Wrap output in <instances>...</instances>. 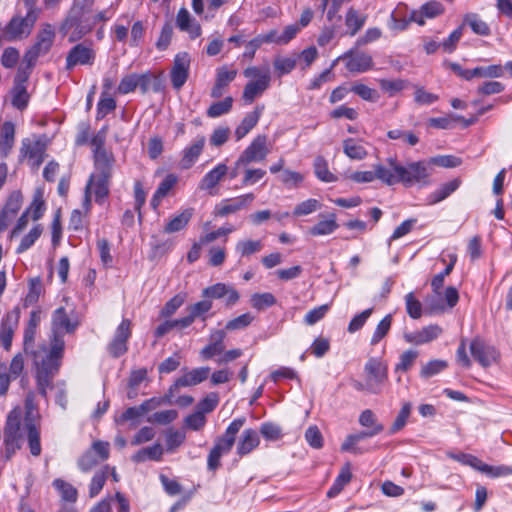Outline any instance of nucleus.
<instances>
[{"label":"nucleus","mask_w":512,"mask_h":512,"mask_svg":"<svg viewBox=\"0 0 512 512\" xmlns=\"http://www.w3.org/2000/svg\"><path fill=\"white\" fill-rule=\"evenodd\" d=\"M191 58L187 52L175 55L170 72L171 83L174 89L180 90L189 77Z\"/></svg>","instance_id":"obj_13"},{"label":"nucleus","mask_w":512,"mask_h":512,"mask_svg":"<svg viewBox=\"0 0 512 512\" xmlns=\"http://www.w3.org/2000/svg\"><path fill=\"white\" fill-rule=\"evenodd\" d=\"M53 486L59 491L62 500L67 502H75L77 500V490L70 483L62 479H55Z\"/></svg>","instance_id":"obj_42"},{"label":"nucleus","mask_w":512,"mask_h":512,"mask_svg":"<svg viewBox=\"0 0 512 512\" xmlns=\"http://www.w3.org/2000/svg\"><path fill=\"white\" fill-rule=\"evenodd\" d=\"M15 142V125L5 121L0 127V153L6 158L13 149Z\"/></svg>","instance_id":"obj_28"},{"label":"nucleus","mask_w":512,"mask_h":512,"mask_svg":"<svg viewBox=\"0 0 512 512\" xmlns=\"http://www.w3.org/2000/svg\"><path fill=\"white\" fill-rule=\"evenodd\" d=\"M138 87L142 93H147L152 87L154 91L158 92L161 90L160 81L150 72L138 74Z\"/></svg>","instance_id":"obj_44"},{"label":"nucleus","mask_w":512,"mask_h":512,"mask_svg":"<svg viewBox=\"0 0 512 512\" xmlns=\"http://www.w3.org/2000/svg\"><path fill=\"white\" fill-rule=\"evenodd\" d=\"M193 215V209L188 208L182 211L180 214L172 217L164 228L165 233H175L184 229Z\"/></svg>","instance_id":"obj_34"},{"label":"nucleus","mask_w":512,"mask_h":512,"mask_svg":"<svg viewBox=\"0 0 512 512\" xmlns=\"http://www.w3.org/2000/svg\"><path fill=\"white\" fill-rule=\"evenodd\" d=\"M25 427L27 430L28 444L30 452L33 456L41 454L40 433L32 419L25 420Z\"/></svg>","instance_id":"obj_38"},{"label":"nucleus","mask_w":512,"mask_h":512,"mask_svg":"<svg viewBox=\"0 0 512 512\" xmlns=\"http://www.w3.org/2000/svg\"><path fill=\"white\" fill-rule=\"evenodd\" d=\"M209 373V367H199L186 371L182 376L177 378L174 384L170 387V394L181 387H190L202 383L208 378Z\"/></svg>","instance_id":"obj_19"},{"label":"nucleus","mask_w":512,"mask_h":512,"mask_svg":"<svg viewBox=\"0 0 512 512\" xmlns=\"http://www.w3.org/2000/svg\"><path fill=\"white\" fill-rule=\"evenodd\" d=\"M64 345L63 339L52 340L51 349L45 356H42L40 352L31 351L37 371L55 375L60 367Z\"/></svg>","instance_id":"obj_8"},{"label":"nucleus","mask_w":512,"mask_h":512,"mask_svg":"<svg viewBox=\"0 0 512 512\" xmlns=\"http://www.w3.org/2000/svg\"><path fill=\"white\" fill-rule=\"evenodd\" d=\"M132 323L129 319H123L117 327L113 340L110 342L108 349L112 356L119 357L127 351V341L131 336Z\"/></svg>","instance_id":"obj_15"},{"label":"nucleus","mask_w":512,"mask_h":512,"mask_svg":"<svg viewBox=\"0 0 512 512\" xmlns=\"http://www.w3.org/2000/svg\"><path fill=\"white\" fill-rule=\"evenodd\" d=\"M307 443L314 449H320L323 446V436L319 428L315 425L308 427L305 432Z\"/></svg>","instance_id":"obj_64"},{"label":"nucleus","mask_w":512,"mask_h":512,"mask_svg":"<svg viewBox=\"0 0 512 512\" xmlns=\"http://www.w3.org/2000/svg\"><path fill=\"white\" fill-rule=\"evenodd\" d=\"M153 403V399L147 400L143 402L139 407H129L124 411V413L121 416V419L123 421H129L136 419L142 415H144L146 412H148L151 409V404Z\"/></svg>","instance_id":"obj_57"},{"label":"nucleus","mask_w":512,"mask_h":512,"mask_svg":"<svg viewBox=\"0 0 512 512\" xmlns=\"http://www.w3.org/2000/svg\"><path fill=\"white\" fill-rule=\"evenodd\" d=\"M351 478H352V473L350 470V464L347 463L342 467V469H341L339 475L337 476V478L335 479L332 487L328 490L327 496L332 498V497H335L336 495H338L342 491L344 486L350 482Z\"/></svg>","instance_id":"obj_39"},{"label":"nucleus","mask_w":512,"mask_h":512,"mask_svg":"<svg viewBox=\"0 0 512 512\" xmlns=\"http://www.w3.org/2000/svg\"><path fill=\"white\" fill-rule=\"evenodd\" d=\"M321 203L317 199H307L295 206L293 215L296 217L309 215L321 208Z\"/></svg>","instance_id":"obj_52"},{"label":"nucleus","mask_w":512,"mask_h":512,"mask_svg":"<svg viewBox=\"0 0 512 512\" xmlns=\"http://www.w3.org/2000/svg\"><path fill=\"white\" fill-rule=\"evenodd\" d=\"M137 79H138L137 73H131V74L125 75L121 79V81L118 85V88H117L118 93L128 94V93L135 91V89L138 87Z\"/></svg>","instance_id":"obj_61"},{"label":"nucleus","mask_w":512,"mask_h":512,"mask_svg":"<svg viewBox=\"0 0 512 512\" xmlns=\"http://www.w3.org/2000/svg\"><path fill=\"white\" fill-rule=\"evenodd\" d=\"M47 141L45 136H33L24 138L21 141L19 161L27 159L32 168H39L45 158Z\"/></svg>","instance_id":"obj_7"},{"label":"nucleus","mask_w":512,"mask_h":512,"mask_svg":"<svg viewBox=\"0 0 512 512\" xmlns=\"http://www.w3.org/2000/svg\"><path fill=\"white\" fill-rule=\"evenodd\" d=\"M20 319V309L15 307L11 312L7 313L2 321L0 332V341L6 350H9L12 344L14 328Z\"/></svg>","instance_id":"obj_21"},{"label":"nucleus","mask_w":512,"mask_h":512,"mask_svg":"<svg viewBox=\"0 0 512 512\" xmlns=\"http://www.w3.org/2000/svg\"><path fill=\"white\" fill-rule=\"evenodd\" d=\"M347 178L356 183H370L374 180H379L382 183L391 186V178L388 177V165L377 164L371 171H356L349 175Z\"/></svg>","instance_id":"obj_18"},{"label":"nucleus","mask_w":512,"mask_h":512,"mask_svg":"<svg viewBox=\"0 0 512 512\" xmlns=\"http://www.w3.org/2000/svg\"><path fill=\"white\" fill-rule=\"evenodd\" d=\"M359 424L362 427L367 428V430L374 435H378L384 430V425L378 421L377 416L370 409H366L361 412L359 416Z\"/></svg>","instance_id":"obj_36"},{"label":"nucleus","mask_w":512,"mask_h":512,"mask_svg":"<svg viewBox=\"0 0 512 512\" xmlns=\"http://www.w3.org/2000/svg\"><path fill=\"white\" fill-rule=\"evenodd\" d=\"M178 417V412L174 409L155 412L148 418L149 422L157 423L160 425H167L173 422Z\"/></svg>","instance_id":"obj_59"},{"label":"nucleus","mask_w":512,"mask_h":512,"mask_svg":"<svg viewBox=\"0 0 512 512\" xmlns=\"http://www.w3.org/2000/svg\"><path fill=\"white\" fill-rule=\"evenodd\" d=\"M54 27L45 23L36 34L34 44L25 52L23 62L35 65L37 59L49 53L55 41Z\"/></svg>","instance_id":"obj_6"},{"label":"nucleus","mask_w":512,"mask_h":512,"mask_svg":"<svg viewBox=\"0 0 512 512\" xmlns=\"http://www.w3.org/2000/svg\"><path fill=\"white\" fill-rule=\"evenodd\" d=\"M226 332L224 330H214L211 332L209 337V344L206 345L201 351L200 355L203 359H211L216 355L222 354L225 345L224 339Z\"/></svg>","instance_id":"obj_24"},{"label":"nucleus","mask_w":512,"mask_h":512,"mask_svg":"<svg viewBox=\"0 0 512 512\" xmlns=\"http://www.w3.org/2000/svg\"><path fill=\"white\" fill-rule=\"evenodd\" d=\"M53 340L63 339L64 334L73 333L79 325V320L73 308H57L52 314Z\"/></svg>","instance_id":"obj_9"},{"label":"nucleus","mask_w":512,"mask_h":512,"mask_svg":"<svg viewBox=\"0 0 512 512\" xmlns=\"http://www.w3.org/2000/svg\"><path fill=\"white\" fill-rule=\"evenodd\" d=\"M271 76L264 75L261 80L248 82L243 90V99L246 103H252L261 96L270 86Z\"/></svg>","instance_id":"obj_27"},{"label":"nucleus","mask_w":512,"mask_h":512,"mask_svg":"<svg viewBox=\"0 0 512 512\" xmlns=\"http://www.w3.org/2000/svg\"><path fill=\"white\" fill-rule=\"evenodd\" d=\"M11 104L18 110H24L30 99L27 86H13L11 90Z\"/></svg>","instance_id":"obj_41"},{"label":"nucleus","mask_w":512,"mask_h":512,"mask_svg":"<svg viewBox=\"0 0 512 512\" xmlns=\"http://www.w3.org/2000/svg\"><path fill=\"white\" fill-rule=\"evenodd\" d=\"M23 197L19 191H13L0 213V232L4 231L10 224L22 206Z\"/></svg>","instance_id":"obj_20"},{"label":"nucleus","mask_w":512,"mask_h":512,"mask_svg":"<svg viewBox=\"0 0 512 512\" xmlns=\"http://www.w3.org/2000/svg\"><path fill=\"white\" fill-rule=\"evenodd\" d=\"M268 154L267 137L265 135H258L241 153L237 159V165L247 166L250 163L262 162L266 159Z\"/></svg>","instance_id":"obj_11"},{"label":"nucleus","mask_w":512,"mask_h":512,"mask_svg":"<svg viewBox=\"0 0 512 512\" xmlns=\"http://www.w3.org/2000/svg\"><path fill=\"white\" fill-rule=\"evenodd\" d=\"M95 57L96 53L91 43H78L69 50L65 68L71 71L77 65H92Z\"/></svg>","instance_id":"obj_12"},{"label":"nucleus","mask_w":512,"mask_h":512,"mask_svg":"<svg viewBox=\"0 0 512 512\" xmlns=\"http://www.w3.org/2000/svg\"><path fill=\"white\" fill-rule=\"evenodd\" d=\"M460 184L461 180L458 178L452 179L446 183L441 184L438 189H436L427 197V204L434 205L445 200L459 188Z\"/></svg>","instance_id":"obj_31"},{"label":"nucleus","mask_w":512,"mask_h":512,"mask_svg":"<svg viewBox=\"0 0 512 512\" xmlns=\"http://www.w3.org/2000/svg\"><path fill=\"white\" fill-rule=\"evenodd\" d=\"M314 172L318 179L323 182H335L337 180L328 169L327 161L322 157L318 156L314 161Z\"/></svg>","instance_id":"obj_43"},{"label":"nucleus","mask_w":512,"mask_h":512,"mask_svg":"<svg viewBox=\"0 0 512 512\" xmlns=\"http://www.w3.org/2000/svg\"><path fill=\"white\" fill-rule=\"evenodd\" d=\"M227 172L228 167L224 163L218 164L214 169L205 174L199 184V188L201 190H211L215 188Z\"/></svg>","instance_id":"obj_32"},{"label":"nucleus","mask_w":512,"mask_h":512,"mask_svg":"<svg viewBox=\"0 0 512 512\" xmlns=\"http://www.w3.org/2000/svg\"><path fill=\"white\" fill-rule=\"evenodd\" d=\"M39 12L36 8L28 9L25 17L14 16L6 24L0 33L4 41L12 42L27 38L37 21Z\"/></svg>","instance_id":"obj_5"},{"label":"nucleus","mask_w":512,"mask_h":512,"mask_svg":"<svg viewBox=\"0 0 512 512\" xmlns=\"http://www.w3.org/2000/svg\"><path fill=\"white\" fill-rule=\"evenodd\" d=\"M93 5L94 0H82L71 9L70 15L61 25L60 31L68 35L70 43L80 40L92 30L90 12Z\"/></svg>","instance_id":"obj_2"},{"label":"nucleus","mask_w":512,"mask_h":512,"mask_svg":"<svg viewBox=\"0 0 512 512\" xmlns=\"http://www.w3.org/2000/svg\"><path fill=\"white\" fill-rule=\"evenodd\" d=\"M262 246L260 240H244L239 241L235 249L242 257H246L261 251Z\"/></svg>","instance_id":"obj_51"},{"label":"nucleus","mask_w":512,"mask_h":512,"mask_svg":"<svg viewBox=\"0 0 512 512\" xmlns=\"http://www.w3.org/2000/svg\"><path fill=\"white\" fill-rule=\"evenodd\" d=\"M388 165V177L391 178V186L397 183L405 187L416 184L426 185L431 175V166L426 161L400 163L396 157L386 159Z\"/></svg>","instance_id":"obj_1"},{"label":"nucleus","mask_w":512,"mask_h":512,"mask_svg":"<svg viewBox=\"0 0 512 512\" xmlns=\"http://www.w3.org/2000/svg\"><path fill=\"white\" fill-rule=\"evenodd\" d=\"M343 151L350 159L354 160H363L368 155L364 145L353 138L343 141Z\"/></svg>","instance_id":"obj_37"},{"label":"nucleus","mask_w":512,"mask_h":512,"mask_svg":"<svg viewBox=\"0 0 512 512\" xmlns=\"http://www.w3.org/2000/svg\"><path fill=\"white\" fill-rule=\"evenodd\" d=\"M254 199L255 195L253 193H247L236 198L224 200L215 207L214 214L215 216L225 217L236 213L250 206Z\"/></svg>","instance_id":"obj_17"},{"label":"nucleus","mask_w":512,"mask_h":512,"mask_svg":"<svg viewBox=\"0 0 512 512\" xmlns=\"http://www.w3.org/2000/svg\"><path fill=\"white\" fill-rule=\"evenodd\" d=\"M442 330L437 325H430L422 328L419 331L405 333L404 339L407 343L421 345L424 343H428L434 339H436Z\"/></svg>","instance_id":"obj_25"},{"label":"nucleus","mask_w":512,"mask_h":512,"mask_svg":"<svg viewBox=\"0 0 512 512\" xmlns=\"http://www.w3.org/2000/svg\"><path fill=\"white\" fill-rule=\"evenodd\" d=\"M320 220L311 228H309L308 233L311 236H326L335 232L339 225L336 221V215L334 213H330L327 215L320 214Z\"/></svg>","instance_id":"obj_26"},{"label":"nucleus","mask_w":512,"mask_h":512,"mask_svg":"<svg viewBox=\"0 0 512 512\" xmlns=\"http://www.w3.org/2000/svg\"><path fill=\"white\" fill-rule=\"evenodd\" d=\"M95 165V172L91 174L85 189H89L95 196L97 203H102L109 194V182L112 176L113 163L107 162L105 156H100Z\"/></svg>","instance_id":"obj_4"},{"label":"nucleus","mask_w":512,"mask_h":512,"mask_svg":"<svg viewBox=\"0 0 512 512\" xmlns=\"http://www.w3.org/2000/svg\"><path fill=\"white\" fill-rule=\"evenodd\" d=\"M261 116V110L256 108L254 111L245 115L241 123L235 129L237 140L245 137L258 123Z\"/></svg>","instance_id":"obj_33"},{"label":"nucleus","mask_w":512,"mask_h":512,"mask_svg":"<svg viewBox=\"0 0 512 512\" xmlns=\"http://www.w3.org/2000/svg\"><path fill=\"white\" fill-rule=\"evenodd\" d=\"M260 433L268 441H278L283 436L281 427L271 422L262 423Z\"/></svg>","instance_id":"obj_54"},{"label":"nucleus","mask_w":512,"mask_h":512,"mask_svg":"<svg viewBox=\"0 0 512 512\" xmlns=\"http://www.w3.org/2000/svg\"><path fill=\"white\" fill-rule=\"evenodd\" d=\"M244 423L245 418L234 419L227 427L225 433L216 438L207 458V468L209 470L215 471L220 467L221 457L231 451L235 443L236 435L243 427Z\"/></svg>","instance_id":"obj_3"},{"label":"nucleus","mask_w":512,"mask_h":512,"mask_svg":"<svg viewBox=\"0 0 512 512\" xmlns=\"http://www.w3.org/2000/svg\"><path fill=\"white\" fill-rule=\"evenodd\" d=\"M296 66V58L294 57H277L274 60V67L279 76L290 73Z\"/></svg>","instance_id":"obj_60"},{"label":"nucleus","mask_w":512,"mask_h":512,"mask_svg":"<svg viewBox=\"0 0 512 512\" xmlns=\"http://www.w3.org/2000/svg\"><path fill=\"white\" fill-rule=\"evenodd\" d=\"M392 325V315H386L377 325L371 338V345L378 344L389 332Z\"/></svg>","instance_id":"obj_50"},{"label":"nucleus","mask_w":512,"mask_h":512,"mask_svg":"<svg viewBox=\"0 0 512 512\" xmlns=\"http://www.w3.org/2000/svg\"><path fill=\"white\" fill-rule=\"evenodd\" d=\"M110 467L104 466L101 470L97 471L89 485V495L91 498L96 497L102 490L109 474Z\"/></svg>","instance_id":"obj_40"},{"label":"nucleus","mask_w":512,"mask_h":512,"mask_svg":"<svg viewBox=\"0 0 512 512\" xmlns=\"http://www.w3.org/2000/svg\"><path fill=\"white\" fill-rule=\"evenodd\" d=\"M43 291L40 278L31 279L29 282V291L24 299V306L28 307L35 304Z\"/></svg>","instance_id":"obj_48"},{"label":"nucleus","mask_w":512,"mask_h":512,"mask_svg":"<svg viewBox=\"0 0 512 512\" xmlns=\"http://www.w3.org/2000/svg\"><path fill=\"white\" fill-rule=\"evenodd\" d=\"M205 145V138L199 137L182 151L179 166L183 170L191 168L201 155Z\"/></svg>","instance_id":"obj_23"},{"label":"nucleus","mask_w":512,"mask_h":512,"mask_svg":"<svg viewBox=\"0 0 512 512\" xmlns=\"http://www.w3.org/2000/svg\"><path fill=\"white\" fill-rule=\"evenodd\" d=\"M104 142L105 137L104 135L101 134L95 135L91 140V144L94 147V164H97V161L99 160L100 156H105L107 162H114L113 157L110 154H108L107 151L104 149Z\"/></svg>","instance_id":"obj_53"},{"label":"nucleus","mask_w":512,"mask_h":512,"mask_svg":"<svg viewBox=\"0 0 512 512\" xmlns=\"http://www.w3.org/2000/svg\"><path fill=\"white\" fill-rule=\"evenodd\" d=\"M186 294L179 293L172 297L160 311V316L168 318L172 316L185 302Z\"/></svg>","instance_id":"obj_49"},{"label":"nucleus","mask_w":512,"mask_h":512,"mask_svg":"<svg viewBox=\"0 0 512 512\" xmlns=\"http://www.w3.org/2000/svg\"><path fill=\"white\" fill-rule=\"evenodd\" d=\"M481 473H483L491 478L505 477V476L512 475V466H508V465L492 466V465L483 463V466L481 468Z\"/></svg>","instance_id":"obj_55"},{"label":"nucleus","mask_w":512,"mask_h":512,"mask_svg":"<svg viewBox=\"0 0 512 512\" xmlns=\"http://www.w3.org/2000/svg\"><path fill=\"white\" fill-rule=\"evenodd\" d=\"M366 387L370 393L378 394L387 379V366L377 358H370L364 367Z\"/></svg>","instance_id":"obj_10"},{"label":"nucleus","mask_w":512,"mask_h":512,"mask_svg":"<svg viewBox=\"0 0 512 512\" xmlns=\"http://www.w3.org/2000/svg\"><path fill=\"white\" fill-rule=\"evenodd\" d=\"M406 310L408 315L413 319H418L422 315V304L417 300L412 292L405 297Z\"/></svg>","instance_id":"obj_62"},{"label":"nucleus","mask_w":512,"mask_h":512,"mask_svg":"<svg viewBox=\"0 0 512 512\" xmlns=\"http://www.w3.org/2000/svg\"><path fill=\"white\" fill-rule=\"evenodd\" d=\"M411 413V404L405 403L403 404L400 412L398 413L396 419L394 420L392 426L390 427V434H394L398 431H400L407 422V419L409 418V415Z\"/></svg>","instance_id":"obj_58"},{"label":"nucleus","mask_w":512,"mask_h":512,"mask_svg":"<svg viewBox=\"0 0 512 512\" xmlns=\"http://www.w3.org/2000/svg\"><path fill=\"white\" fill-rule=\"evenodd\" d=\"M232 104L233 98L231 96L224 98L222 101L215 102L207 109V116L217 118L227 114L231 110Z\"/></svg>","instance_id":"obj_45"},{"label":"nucleus","mask_w":512,"mask_h":512,"mask_svg":"<svg viewBox=\"0 0 512 512\" xmlns=\"http://www.w3.org/2000/svg\"><path fill=\"white\" fill-rule=\"evenodd\" d=\"M251 305L257 310H263L276 304L275 296L270 292L255 293L250 299Z\"/></svg>","instance_id":"obj_46"},{"label":"nucleus","mask_w":512,"mask_h":512,"mask_svg":"<svg viewBox=\"0 0 512 512\" xmlns=\"http://www.w3.org/2000/svg\"><path fill=\"white\" fill-rule=\"evenodd\" d=\"M236 75V70H228L226 67L219 68L215 84L211 89V97L220 98L224 93V89L235 79Z\"/></svg>","instance_id":"obj_29"},{"label":"nucleus","mask_w":512,"mask_h":512,"mask_svg":"<svg viewBox=\"0 0 512 512\" xmlns=\"http://www.w3.org/2000/svg\"><path fill=\"white\" fill-rule=\"evenodd\" d=\"M259 444V433L252 428L245 429L237 442L236 453L239 457L246 456L256 449Z\"/></svg>","instance_id":"obj_22"},{"label":"nucleus","mask_w":512,"mask_h":512,"mask_svg":"<svg viewBox=\"0 0 512 512\" xmlns=\"http://www.w3.org/2000/svg\"><path fill=\"white\" fill-rule=\"evenodd\" d=\"M21 410L15 408L9 412L4 427V439L20 440L21 439Z\"/></svg>","instance_id":"obj_30"},{"label":"nucleus","mask_w":512,"mask_h":512,"mask_svg":"<svg viewBox=\"0 0 512 512\" xmlns=\"http://www.w3.org/2000/svg\"><path fill=\"white\" fill-rule=\"evenodd\" d=\"M464 23L468 24L473 32L478 35L487 36L490 34L489 26L477 14H467L464 18Z\"/></svg>","instance_id":"obj_47"},{"label":"nucleus","mask_w":512,"mask_h":512,"mask_svg":"<svg viewBox=\"0 0 512 512\" xmlns=\"http://www.w3.org/2000/svg\"><path fill=\"white\" fill-rule=\"evenodd\" d=\"M338 60L346 61V68L352 73H363L373 67L372 57L364 52H354L349 50L340 56Z\"/></svg>","instance_id":"obj_16"},{"label":"nucleus","mask_w":512,"mask_h":512,"mask_svg":"<svg viewBox=\"0 0 512 512\" xmlns=\"http://www.w3.org/2000/svg\"><path fill=\"white\" fill-rule=\"evenodd\" d=\"M388 138L392 140H402L410 146H415L419 142V138L411 131H404L401 129H393L387 132Z\"/></svg>","instance_id":"obj_56"},{"label":"nucleus","mask_w":512,"mask_h":512,"mask_svg":"<svg viewBox=\"0 0 512 512\" xmlns=\"http://www.w3.org/2000/svg\"><path fill=\"white\" fill-rule=\"evenodd\" d=\"M254 320V316L250 313H244L226 323V330L234 331L240 330L248 327L252 321Z\"/></svg>","instance_id":"obj_63"},{"label":"nucleus","mask_w":512,"mask_h":512,"mask_svg":"<svg viewBox=\"0 0 512 512\" xmlns=\"http://www.w3.org/2000/svg\"><path fill=\"white\" fill-rule=\"evenodd\" d=\"M365 21V15L360 14L353 7H350L345 15V25L348 29V34L350 36L356 35V33L364 26Z\"/></svg>","instance_id":"obj_35"},{"label":"nucleus","mask_w":512,"mask_h":512,"mask_svg":"<svg viewBox=\"0 0 512 512\" xmlns=\"http://www.w3.org/2000/svg\"><path fill=\"white\" fill-rule=\"evenodd\" d=\"M470 352L473 358L483 367L491 366L498 359L497 350L479 338L471 341Z\"/></svg>","instance_id":"obj_14"}]
</instances>
